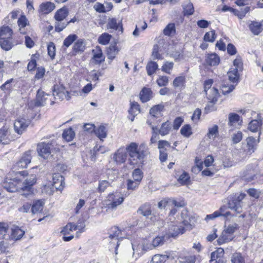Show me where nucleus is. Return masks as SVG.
Segmentation results:
<instances>
[{
	"instance_id": "nucleus-1",
	"label": "nucleus",
	"mask_w": 263,
	"mask_h": 263,
	"mask_svg": "<svg viewBox=\"0 0 263 263\" xmlns=\"http://www.w3.org/2000/svg\"><path fill=\"white\" fill-rule=\"evenodd\" d=\"M127 153L133 164H143L149 152L146 144L144 143L138 145L136 142H132L126 146V148H119L114 154L113 159L117 164L125 162L127 158Z\"/></svg>"
},
{
	"instance_id": "nucleus-2",
	"label": "nucleus",
	"mask_w": 263,
	"mask_h": 263,
	"mask_svg": "<svg viewBox=\"0 0 263 263\" xmlns=\"http://www.w3.org/2000/svg\"><path fill=\"white\" fill-rule=\"evenodd\" d=\"M51 140L39 143L37 145V151L39 155L45 159H47L51 156L53 149H55L57 145L56 138L54 136H50Z\"/></svg>"
},
{
	"instance_id": "nucleus-3",
	"label": "nucleus",
	"mask_w": 263,
	"mask_h": 263,
	"mask_svg": "<svg viewBox=\"0 0 263 263\" xmlns=\"http://www.w3.org/2000/svg\"><path fill=\"white\" fill-rule=\"evenodd\" d=\"M27 174L25 171L16 173V177L10 179L7 177L3 183V186L9 192H15L21 190V181L19 176H24Z\"/></svg>"
},
{
	"instance_id": "nucleus-4",
	"label": "nucleus",
	"mask_w": 263,
	"mask_h": 263,
	"mask_svg": "<svg viewBox=\"0 0 263 263\" xmlns=\"http://www.w3.org/2000/svg\"><path fill=\"white\" fill-rule=\"evenodd\" d=\"M246 196L245 193L235 194L228 197V207L237 214L242 212L243 202Z\"/></svg>"
},
{
	"instance_id": "nucleus-5",
	"label": "nucleus",
	"mask_w": 263,
	"mask_h": 263,
	"mask_svg": "<svg viewBox=\"0 0 263 263\" xmlns=\"http://www.w3.org/2000/svg\"><path fill=\"white\" fill-rule=\"evenodd\" d=\"M124 200L123 195L118 192L108 195L105 200L106 205L109 210H116L118 206L121 204Z\"/></svg>"
},
{
	"instance_id": "nucleus-6",
	"label": "nucleus",
	"mask_w": 263,
	"mask_h": 263,
	"mask_svg": "<svg viewBox=\"0 0 263 263\" xmlns=\"http://www.w3.org/2000/svg\"><path fill=\"white\" fill-rule=\"evenodd\" d=\"M30 123L29 120L24 118H17L14 123V129L16 133L21 135L26 130L27 128Z\"/></svg>"
},
{
	"instance_id": "nucleus-7",
	"label": "nucleus",
	"mask_w": 263,
	"mask_h": 263,
	"mask_svg": "<svg viewBox=\"0 0 263 263\" xmlns=\"http://www.w3.org/2000/svg\"><path fill=\"white\" fill-rule=\"evenodd\" d=\"M36 177L35 175L31 174L27 177L26 179L21 182V191L30 192L32 186L36 183Z\"/></svg>"
},
{
	"instance_id": "nucleus-8",
	"label": "nucleus",
	"mask_w": 263,
	"mask_h": 263,
	"mask_svg": "<svg viewBox=\"0 0 263 263\" xmlns=\"http://www.w3.org/2000/svg\"><path fill=\"white\" fill-rule=\"evenodd\" d=\"M172 127V125L171 124V122H170L168 120L167 121L163 123L161 127L159 129L158 128L157 126H153L152 127L153 131L155 132V131H157L159 134L161 135L162 136H165L168 135L170 132H171Z\"/></svg>"
},
{
	"instance_id": "nucleus-9",
	"label": "nucleus",
	"mask_w": 263,
	"mask_h": 263,
	"mask_svg": "<svg viewBox=\"0 0 263 263\" xmlns=\"http://www.w3.org/2000/svg\"><path fill=\"white\" fill-rule=\"evenodd\" d=\"M261 133L258 134L257 140L255 139L253 137H249L246 139L247 153L250 155L254 153L257 148L258 143L260 141V136Z\"/></svg>"
},
{
	"instance_id": "nucleus-10",
	"label": "nucleus",
	"mask_w": 263,
	"mask_h": 263,
	"mask_svg": "<svg viewBox=\"0 0 263 263\" xmlns=\"http://www.w3.org/2000/svg\"><path fill=\"white\" fill-rule=\"evenodd\" d=\"M50 96L42 90H38L36 99L34 100V106L37 107L44 106L48 100V97Z\"/></svg>"
},
{
	"instance_id": "nucleus-11",
	"label": "nucleus",
	"mask_w": 263,
	"mask_h": 263,
	"mask_svg": "<svg viewBox=\"0 0 263 263\" xmlns=\"http://www.w3.org/2000/svg\"><path fill=\"white\" fill-rule=\"evenodd\" d=\"M52 185L56 190L62 191L64 186V178L59 174H54L52 177Z\"/></svg>"
},
{
	"instance_id": "nucleus-12",
	"label": "nucleus",
	"mask_w": 263,
	"mask_h": 263,
	"mask_svg": "<svg viewBox=\"0 0 263 263\" xmlns=\"http://www.w3.org/2000/svg\"><path fill=\"white\" fill-rule=\"evenodd\" d=\"M262 124V119L260 115H257V119L252 120L248 125V129L253 133L257 132Z\"/></svg>"
},
{
	"instance_id": "nucleus-13",
	"label": "nucleus",
	"mask_w": 263,
	"mask_h": 263,
	"mask_svg": "<svg viewBox=\"0 0 263 263\" xmlns=\"http://www.w3.org/2000/svg\"><path fill=\"white\" fill-rule=\"evenodd\" d=\"M25 231L20 228L18 227L14 226L11 228V235H8L9 239H11L14 240L20 239L24 235Z\"/></svg>"
},
{
	"instance_id": "nucleus-14",
	"label": "nucleus",
	"mask_w": 263,
	"mask_h": 263,
	"mask_svg": "<svg viewBox=\"0 0 263 263\" xmlns=\"http://www.w3.org/2000/svg\"><path fill=\"white\" fill-rule=\"evenodd\" d=\"M92 53L93 54L92 59L96 64L99 65L104 61L105 57H103L102 50L99 46H97L95 49H93Z\"/></svg>"
},
{
	"instance_id": "nucleus-15",
	"label": "nucleus",
	"mask_w": 263,
	"mask_h": 263,
	"mask_svg": "<svg viewBox=\"0 0 263 263\" xmlns=\"http://www.w3.org/2000/svg\"><path fill=\"white\" fill-rule=\"evenodd\" d=\"M139 95L141 101L145 103L153 98V92L150 88L144 87L140 91Z\"/></svg>"
},
{
	"instance_id": "nucleus-16",
	"label": "nucleus",
	"mask_w": 263,
	"mask_h": 263,
	"mask_svg": "<svg viewBox=\"0 0 263 263\" xmlns=\"http://www.w3.org/2000/svg\"><path fill=\"white\" fill-rule=\"evenodd\" d=\"M205 94L210 103L215 104L217 101L219 93L218 89L216 88L213 87L206 92Z\"/></svg>"
},
{
	"instance_id": "nucleus-17",
	"label": "nucleus",
	"mask_w": 263,
	"mask_h": 263,
	"mask_svg": "<svg viewBox=\"0 0 263 263\" xmlns=\"http://www.w3.org/2000/svg\"><path fill=\"white\" fill-rule=\"evenodd\" d=\"M10 141V135L8 129L5 127L0 129V143L7 144Z\"/></svg>"
},
{
	"instance_id": "nucleus-18",
	"label": "nucleus",
	"mask_w": 263,
	"mask_h": 263,
	"mask_svg": "<svg viewBox=\"0 0 263 263\" xmlns=\"http://www.w3.org/2000/svg\"><path fill=\"white\" fill-rule=\"evenodd\" d=\"M205 62L210 66H216L220 62V58L216 53L208 54L205 58Z\"/></svg>"
},
{
	"instance_id": "nucleus-19",
	"label": "nucleus",
	"mask_w": 263,
	"mask_h": 263,
	"mask_svg": "<svg viewBox=\"0 0 263 263\" xmlns=\"http://www.w3.org/2000/svg\"><path fill=\"white\" fill-rule=\"evenodd\" d=\"M180 233H183L180 228L176 225H171L168 228V232L166 234V237L167 238L175 237Z\"/></svg>"
},
{
	"instance_id": "nucleus-20",
	"label": "nucleus",
	"mask_w": 263,
	"mask_h": 263,
	"mask_svg": "<svg viewBox=\"0 0 263 263\" xmlns=\"http://www.w3.org/2000/svg\"><path fill=\"white\" fill-rule=\"evenodd\" d=\"M73 51L77 53H82L85 49V43L84 39H78L74 43L72 47Z\"/></svg>"
},
{
	"instance_id": "nucleus-21",
	"label": "nucleus",
	"mask_w": 263,
	"mask_h": 263,
	"mask_svg": "<svg viewBox=\"0 0 263 263\" xmlns=\"http://www.w3.org/2000/svg\"><path fill=\"white\" fill-rule=\"evenodd\" d=\"M137 213L145 217L151 215L152 214L151 204L148 203H145L141 205L138 209Z\"/></svg>"
},
{
	"instance_id": "nucleus-22",
	"label": "nucleus",
	"mask_w": 263,
	"mask_h": 263,
	"mask_svg": "<svg viewBox=\"0 0 263 263\" xmlns=\"http://www.w3.org/2000/svg\"><path fill=\"white\" fill-rule=\"evenodd\" d=\"M54 8V4L50 2L43 3L40 6V11L44 14L49 13L52 11Z\"/></svg>"
},
{
	"instance_id": "nucleus-23",
	"label": "nucleus",
	"mask_w": 263,
	"mask_h": 263,
	"mask_svg": "<svg viewBox=\"0 0 263 263\" xmlns=\"http://www.w3.org/2000/svg\"><path fill=\"white\" fill-rule=\"evenodd\" d=\"M249 27L254 35H258L262 30L261 24L257 22H252Z\"/></svg>"
},
{
	"instance_id": "nucleus-24",
	"label": "nucleus",
	"mask_w": 263,
	"mask_h": 263,
	"mask_svg": "<svg viewBox=\"0 0 263 263\" xmlns=\"http://www.w3.org/2000/svg\"><path fill=\"white\" fill-rule=\"evenodd\" d=\"M112 180L108 179L106 180H100L99 181L98 187L97 188L98 191L99 193L104 192L105 190L111 185Z\"/></svg>"
},
{
	"instance_id": "nucleus-25",
	"label": "nucleus",
	"mask_w": 263,
	"mask_h": 263,
	"mask_svg": "<svg viewBox=\"0 0 263 263\" xmlns=\"http://www.w3.org/2000/svg\"><path fill=\"white\" fill-rule=\"evenodd\" d=\"M128 112L132 116V117H129V119L133 122L134 120L135 117L140 112V107L139 104L137 102L132 103Z\"/></svg>"
},
{
	"instance_id": "nucleus-26",
	"label": "nucleus",
	"mask_w": 263,
	"mask_h": 263,
	"mask_svg": "<svg viewBox=\"0 0 263 263\" xmlns=\"http://www.w3.org/2000/svg\"><path fill=\"white\" fill-rule=\"evenodd\" d=\"M107 27L115 30H119V31H121V32H122L123 30L122 25H120L119 22L118 23L117 20L115 18L109 19L107 23Z\"/></svg>"
},
{
	"instance_id": "nucleus-27",
	"label": "nucleus",
	"mask_w": 263,
	"mask_h": 263,
	"mask_svg": "<svg viewBox=\"0 0 263 263\" xmlns=\"http://www.w3.org/2000/svg\"><path fill=\"white\" fill-rule=\"evenodd\" d=\"M68 13L67 8H62L55 12L54 18L57 21H63L68 15Z\"/></svg>"
},
{
	"instance_id": "nucleus-28",
	"label": "nucleus",
	"mask_w": 263,
	"mask_h": 263,
	"mask_svg": "<svg viewBox=\"0 0 263 263\" xmlns=\"http://www.w3.org/2000/svg\"><path fill=\"white\" fill-rule=\"evenodd\" d=\"M234 238V236L230 235L229 234H228L226 231L223 230L217 240L218 243L220 245L228 242L231 241Z\"/></svg>"
},
{
	"instance_id": "nucleus-29",
	"label": "nucleus",
	"mask_w": 263,
	"mask_h": 263,
	"mask_svg": "<svg viewBox=\"0 0 263 263\" xmlns=\"http://www.w3.org/2000/svg\"><path fill=\"white\" fill-rule=\"evenodd\" d=\"M164 107L163 104L155 105L151 108L149 114L154 117H158L161 111L164 109Z\"/></svg>"
},
{
	"instance_id": "nucleus-30",
	"label": "nucleus",
	"mask_w": 263,
	"mask_h": 263,
	"mask_svg": "<svg viewBox=\"0 0 263 263\" xmlns=\"http://www.w3.org/2000/svg\"><path fill=\"white\" fill-rule=\"evenodd\" d=\"M164 42V40L162 39H159L158 41L159 45L156 44L153 47V52H152V57L154 59H162V55L159 53V50L160 48V46L161 44H163Z\"/></svg>"
},
{
	"instance_id": "nucleus-31",
	"label": "nucleus",
	"mask_w": 263,
	"mask_h": 263,
	"mask_svg": "<svg viewBox=\"0 0 263 263\" xmlns=\"http://www.w3.org/2000/svg\"><path fill=\"white\" fill-rule=\"evenodd\" d=\"M232 263H245V256L239 252H235L231 257Z\"/></svg>"
},
{
	"instance_id": "nucleus-32",
	"label": "nucleus",
	"mask_w": 263,
	"mask_h": 263,
	"mask_svg": "<svg viewBox=\"0 0 263 263\" xmlns=\"http://www.w3.org/2000/svg\"><path fill=\"white\" fill-rule=\"evenodd\" d=\"M44 205V202L41 200L34 201L31 208L32 213L35 214L42 212Z\"/></svg>"
},
{
	"instance_id": "nucleus-33",
	"label": "nucleus",
	"mask_w": 263,
	"mask_h": 263,
	"mask_svg": "<svg viewBox=\"0 0 263 263\" xmlns=\"http://www.w3.org/2000/svg\"><path fill=\"white\" fill-rule=\"evenodd\" d=\"M12 34V30L9 27L3 26L0 29V40L10 38Z\"/></svg>"
},
{
	"instance_id": "nucleus-34",
	"label": "nucleus",
	"mask_w": 263,
	"mask_h": 263,
	"mask_svg": "<svg viewBox=\"0 0 263 263\" xmlns=\"http://www.w3.org/2000/svg\"><path fill=\"white\" fill-rule=\"evenodd\" d=\"M238 71H239L234 68H231L228 71V75L230 81L233 83H238L239 77Z\"/></svg>"
},
{
	"instance_id": "nucleus-35",
	"label": "nucleus",
	"mask_w": 263,
	"mask_h": 263,
	"mask_svg": "<svg viewBox=\"0 0 263 263\" xmlns=\"http://www.w3.org/2000/svg\"><path fill=\"white\" fill-rule=\"evenodd\" d=\"M119 50L115 45H111L107 49V55L110 60H114Z\"/></svg>"
},
{
	"instance_id": "nucleus-36",
	"label": "nucleus",
	"mask_w": 263,
	"mask_h": 263,
	"mask_svg": "<svg viewBox=\"0 0 263 263\" xmlns=\"http://www.w3.org/2000/svg\"><path fill=\"white\" fill-rule=\"evenodd\" d=\"M109 237L111 239H118L119 238H122V237H120V235L121 234V230L117 227H112L109 230Z\"/></svg>"
},
{
	"instance_id": "nucleus-37",
	"label": "nucleus",
	"mask_w": 263,
	"mask_h": 263,
	"mask_svg": "<svg viewBox=\"0 0 263 263\" xmlns=\"http://www.w3.org/2000/svg\"><path fill=\"white\" fill-rule=\"evenodd\" d=\"M63 138L67 141H71L75 137V133L72 128L65 129L62 134Z\"/></svg>"
},
{
	"instance_id": "nucleus-38",
	"label": "nucleus",
	"mask_w": 263,
	"mask_h": 263,
	"mask_svg": "<svg viewBox=\"0 0 263 263\" xmlns=\"http://www.w3.org/2000/svg\"><path fill=\"white\" fill-rule=\"evenodd\" d=\"M106 127L103 125H100L97 128L95 129V133L96 135L100 139L102 140L107 136Z\"/></svg>"
},
{
	"instance_id": "nucleus-39",
	"label": "nucleus",
	"mask_w": 263,
	"mask_h": 263,
	"mask_svg": "<svg viewBox=\"0 0 263 263\" xmlns=\"http://www.w3.org/2000/svg\"><path fill=\"white\" fill-rule=\"evenodd\" d=\"M167 255L156 254L152 259V263H164L168 259Z\"/></svg>"
},
{
	"instance_id": "nucleus-40",
	"label": "nucleus",
	"mask_w": 263,
	"mask_h": 263,
	"mask_svg": "<svg viewBox=\"0 0 263 263\" xmlns=\"http://www.w3.org/2000/svg\"><path fill=\"white\" fill-rule=\"evenodd\" d=\"M17 24L20 27L21 33L25 34L24 28L28 24V20L25 15H21L17 21Z\"/></svg>"
},
{
	"instance_id": "nucleus-41",
	"label": "nucleus",
	"mask_w": 263,
	"mask_h": 263,
	"mask_svg": "<svg viewBox=\"0 0 263 263\" xmlns=\"http://www.w3.org/2000/svg\"><path fill=\"white\" fill-rule=\"evenodd\" d=\"M166 237V234L163 236H159L155 238L152 241V245L154 247H157L160 246H162L164 241L168 239Z\"/></svg>"
},
{
	"instance_id": "nucleus-42",
	"label": "nucleus",
	"mask_w": 263,
	"mask_h": 263,
	"mask_svg": "<svg viewBox=\"0 0 263 263\" xmlns=\"http://www.w3.org/2000/svg\"><path fill=\"white\" fill-rule=\"evenodd\" d=\"M158 66L156 62L152 61L149 62L146 67L147 74L148 76H151L154 74L158 69Z\"/></svg>"
},
{
	"instance_id": "nucleus-43",
	"label": "nucleus",
	"mask_w": 263,
	"mask_h": 263,
	"mask_svg": "<svg viewBox=\"0 0 263 263\" xmlns=\"http://www.w3.org/2000/svg\"><path fill=\"white\" fill-rule=\"evenodd\" d=\"M216 37V35L215 33V31L213 30L205 33L203 36V40L205 42L213 43L215 41Z\"/></svg>"
},
{
	"instance_id": "nucleus-44",
	"label": "nucleus",
	"mask_w": 263,
	"mask_h": 263,
	"mask_svg": "<svg viewBox=\"0 0 263 263\" xmlns=\"http://www.w3.org/2000/svg\"><path fill=\"white\" fill-rule=\"evenodd\" d=\"M185 82V78L183 76L176 77L173 82V85L175 88L182 87Z\"/></svg>"
},
{
	"instance_id": "nucleus-45",
	"label": "nucleus",
	"mask_w": 263,
	"mask_h": 263,
	"mask_svg": "<svg viewBox=\"0 0 263 263\" xmlns=\"http://www.w3.org/2000/svg\"><path fill=\"white\" fill-rule=\"evenodd\" d=\"M10 38H6L0 40V45L3 49L5 50H9L11 49L12 47V43L10 41Z\"/></svg>"
},
{
	"instance_id": "nucleus-46",
	"label": "nucleus",
	"mask_w": 263,
	"mask_h": 263,
	"mask_svg": "<svg viewBox=\"0 0 263 263\" xmlns=\"http://www.w3.org/2000/svg\"><path fill=\"white\" fill-rule=\"evenodd\" d=\"M111 37V35L107 33H104L98 38V42L102 45H107L109 42Z\"/></svg>"
},
{
	"instance_id": "nucleus-47",
	"label": "nucleus",
	"mask_w": 263,
	"mask_h": 263,
	"mask_svg": "<svg viewBox=\"0 0 263 263\" xmlns=\"http://www.w3.org/2000/svg\"><path fill=\"white\" fill-rule=\"evenodd\" d=\"M183 12L184 15H190L193 14L194 8L192 3L189 2L185 4L183 7Z\"/></svg>"
},
{
	"instance_id": "nucleus-48",
	"label": "nucleus",
	"mask_w": 263,
	"mask_h": 263,
	"mask_svg": "<svg viewBox=\"0 0 263 263\" xmlns=\"http://www.w3.org/2000/svg\"><path fill=\"white\" fill-rule=\"evenodd\" d=\"M231 215V213L230 212H226V214H223L221 212L215 211L213 214L207 215L205 218L206 220L213 219L216 217H218L220 216H223L224 217H227L229 215Z\"/></svg>"
},
{
	"instance_id": "nucleus-49",
	"label": "nucleus",
	"mask_w": 263,
	"mask_h": 263,
	"mask_svg": "<svg viewBox=\"0 0 263 263\" xmlns=\"http://www.w3.org/2000/svg\"><path fill=\"white\" fill-rule=\"evenodd\" d=\"M78 36L76 34H70L64 40L63 45L66 47H69L75 41Z\"/></svg>"
},
{
	"instance_id": "nucleus-50",
	"label": "nucleus",
	"mask_w": 263,
	"mask_h": 263,
	"mask_svg": "<svg viewBox=\"0 0 263 263\" xmlns=\"http://www.w3.org/2000/svg\"><path fill=\"white\" fill-rule=\"evenodd\" d=\"M224 254V250L221 248H218L215 251L212 252L211 254V259H221L220 258Z\"/></svg>"
},
{
	"instance_id": "nucleus-51",
	"label": "nucleus",
	"mask_w": 263,
	"mask_h": 263,
	"mask_svg": "<svg viewBox=\"0 0 263 263\" xmlns=\"http://www.w3.org/2000/svg\"><path fill=\"white\" fill-rule=\"evenodd\" d=\"M73 229L74 224L72 223H68L63 227V229L61 231V233L63 235V236L69 235L70 234L71 232L74 230Z\"/></svg>"
},
{
	"instance_id": "nucleus-52",
	"label": "nucleus",
	"mask_w": 263,
	"mask_h": 263,
	"mask_svg": "<svg viewBox=\"0 0 263 263\" xmlns=\"http://www.w3.org/2000/svg\"><path fill=\"white\" fill-rule=\"evenodd\" d=\"M233 65L235 67L234 69H237V70L239 71H241L243 69V64L242 62V59L239 56H237L236 58L233 61Z\"/></svg>"
},
{
	"instance_id": "nucleus-53",
	"label": "nucleus",
	"mask_w": 263,
	"mask_h": 263,
	"mask_svg": "<svg viewBox=\"0 0 263 263\" xmlns=\"http://www.w3.org/2000/svg\"><path fill=\"white\" fill-rule=\"evenodd\" d=\"M133 177L134 181L139 183L142 179V172L139 168L135 169L133 172Z\"/></svg>"
},
{
	"instance_id": "nucleus-54",
	"label": "nucleus",
	"mask_w": 263,
	"mask_h": 263,
	"mask_svg": "<svg viewBox=\"0 0 263 263\" xmlns=\"http://www.w3.org/2000/svg\"><path fill=\"white\" fill-rule=\"evenodd\" d=\"M195 257L193 255H189L184 257H180L179 263H195Z\"/></svg>"
},
{
	"instance_id": "nucleus-55",
	"label": "nucleus",
	"mask_w": 263,
	"mask_h": 263,
	"mask_svg": "<svg viewBox=\"0 0 263 263\" xmlns=\"http://www.w3.org/2000/svg\"><path fill=\"white\" fill-rule=\"evenodd\" d=\"M85 224L84 221H81L78 223L77 225L74 224V230H78L77 232L76 236L78 237L80 234L84 232Z\"/></svg>"
},
{
	"instance_id": "nucleus-56",
	"label": "nucleus",
	"mask_w": 263,
	"mask_h": 263,
	"mask_svg": "<svg viewBox=\"0 0 263 263\" xmlns=\"http://www.w3.org/2000/svg\"><path fill=\"white\" fill-rule=\"evenodd\" d=\"M173 66L174 63L173 62L166 61L162 66V71L170 74L173 68Z\"/></svg>"
},
{
	"instance_id": "nucleus-57",
	"label": "nucleus",
	"mask_w": 263,
	"mask_h": 263,
	"mask_svg": "<svg viewBox=\"0 0 263 263\" xmlns=\"http://www.w3.org/2000/svg\"><path fill=\"white\" fill-rule=\"evenodd\" d=\"M48 54L52 59L54 58L55 55V46L53 42H50L47 47Z\"/></svg>"
},
{
	"instance_id": "nucleus-58",
	"label": "nucleus",
	"mask_w": 263,
	"mask_h": 263,
	"mask_svg": "<svg viewBox=\"0 0 263 263\" xmlns=\"http://www.w3.org/2000/svg\"><path fill=\"white\" fill-rule=\"evenodd\" d=\"M190 177L186 172H183L179 177L178 181L182 184H186L190 181Z\"/></svg>"
},
{
	"instance_id": "nucleus-59",
	"label": "nucleus",
	"mask_w": 263,
	"mask_h": 263,
	"mask_svg": "<svg viewBox=\"0 0 263 263\" xmlns=\"http://www.w3.org/2000/svg\"><path fill=\"white\" fill-rule=\"evenodd\" d=\"M242 139V133L238 131L237 133H234L232 136V140L233 144H237L240 142Z\"/></svg>"
},
{
	"instance_id": "nucleus-60",
	"label": "nucleus",
	"mask_w": 263,
	"mask_h": 263,
	"mask_svg": "<svg viewBox=\"0 0 263 263\" xmlns=\"http://www.w3.org/2000/svg\"><path fill=\"white\" fill-rule=\"evenodd\" d=\"M181 134L186 137H189L191 134V127L190 125L187 124L184 125L180 130Z\"/></svg>"
},
{
	"instance_id": "nucleus-61",
	"label": "nucleus",
	"mask_w": 263,
	"mask_h": 263,
	"mask_svg": "<svg viewBox=\"0 0 263 263\" xmlns=\"http://www.w3.org/2000/svg\"><path fill=\"white\" fill-rule=\"evenodd\" d=\"M69 24V22H62V21H57L55 25V30L56 31L61 32Z\"/></svg>"
},
{
	"instance_id": "nucleus-62",
	"label": "nucleus",
	"mask_w": 263,
	"mask_h": 263,
	"mask_svg": "<svg viewBox=\"0 0 263 263\" xmlns=\"http://www.w3.org/2000/svg\"><path fill=\"white\" fill-rule=\"evenodd\" d=\"M175 31V27L174 24H169L164 28L163 33L166 35H170Z\"/></svg>"
},
{
	"instance_id": "nucleus-63",
	"label": "nucleus",
	"mask_w": 263,
	"mask_h": 263,
	"mask_svg": "<svg viewBox=\"0 0 263 263\" xmlns=\"http://www.w3.org/2000/svg\"><path fill=\"white\" fill-rule=\"evenodd\" d=\"M159 86H165L168 83V78L167 76H160L156 81Z\"/></svg>"
},
{
	"instance_id": "nucleus-64",
	"label": "nucleus",
	"mask_w": 263,
	"mask_h": 263,
	"mask_svg": "<svg viewBox=\"0 0 263 263\" xmlns=\"http://www.w3.org/2000/svg\"><path fill=\"white\" fill-rule=\"evenodd\" d=\"M218 126L216 125H214L212 127L209 128L208 136L209 138H214L216 135L218 134Z\"/></svg>"
}]
</instances>
